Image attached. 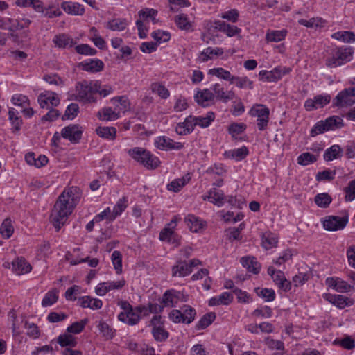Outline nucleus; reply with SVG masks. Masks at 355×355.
<instances>
[{
	"mask_svg": "<svg viewBox=\"0 0 355 355\" xmlns=\"http://www.w3.org/2000/svg\"><path fill=\"white\" fill-rule=\"evenodd\" d=\"M31 21L28 19H16V22L12 26H9L8 30L12 32H15L17 30H21L28 28Z\"/></svg>",
	"mask_w": 355,
	"mask_h": 355,
	"instance_id": "58",
	"label": "nucleus"
},
{
	"mask_svg": "<svg viewBox=\"0 0 355 355\" xmlns=\"http://www.w3.org/2000/svg\"><path fill=\"white\" fill-rule=\"evenodd\" d=\"M254 291L259 297H262L266 302H272L275 299V293L272 289L255 288Z\"/></svg>",
	"mask_w": 355,
	"mask_h": 355,
	"instance_id": "40",
	"label": "nucleus"
},
{
	"mask_svg": "<svg viewBox=\"0 0 355 355\" xmlns=\"http://www.w3.org/2000/svg\"><path fill=\"white\" fill-rule=\"evenodd\" d=\"M61 8L69 15H83L85 13L83 6L76 2L64 1L61 4Z\"/></svg>",
	"mask_w": 355,
	"mask_h": 355,
	"instance_id": "18",
	"label": "nucleus"
},
{
	"mask_svg": "<svg viewBox=\"0 0 355 355\" xmlns=\"http://www.w3.org/2000/svg\"><path fill=\"white\" fill-rule=\"evenodd\" d=\"M128 155L136 162L148 169H155L160 164V161L148 150L135 147L128 150Z\"/></svg>",
	"mask_w": 355,
	"mask_h": 355,
	"instance_id": "3",
	"label": "nucleus"
},
{
	"mask_svg": "<svg viewBox=\"0 0 355 355\" xmlns=\"http://www.w3.org/2000/svg\"><path fill=\"white\" fill-rule=\"evenodd\" d=\"M316 156L310 153H303L297 157V163L302 166H307L316 162Z\"/></svg>",
	"mask_w": 355,
	"mask_h": 355,
	"instance_id": "53",
	"label": "nucleus"
},
{
	"mask_svg": "<svg viewBox=\"0 0 355 355\" xmlns=\"http://www.w3.org/2000/svg\"><path fill=\"white\" fill-rule=\"evenodd\" d=\"M175 21L178 28L182 30H189L191 26L187 16L184 14H180L177 15L175 17Z\"/></svg>",
	"mask_w": 355,
	"mask_h": 355,
	"instance_id": "52",
	"label": "nucleus"
},
{
	"mask_svg": "<svg viewBox=\"0 0 355 355\" xmlns=\"http://www.w3.org/2000/svg\"><path fill=\"white\" fill-rule=\"evenodd\" d=\"M209 74L216 76L218 78L230 81V83L234 77V76H232L229 71H227L221 67L209 69Z\"/></svg>",
	"mask_w": 355,
	"mask_h": 355,
	"instance_id": "39",
	"label": "nucleus"
},
{
	"mask_svg": "<svg viewBox=\"0 0 355 355\" xmlns=\"http://www.w3.org/2000/svg\"><path fill=\"white\" fill-rule=\"evenodd\" d=\"M246 128V125L244 123H232L228 128L229 133L232 135L233 137L235 135L242 133Z\"/></svg>",
	"mask_w": 355,
	"mask_h": 355,
	"instance_id": "63",
	"label": "nucleus"
},
{
	"mask_svg": "<svg viewBox=\"0 0 355 355\" xmlns=\"http://www.w3.org/2000/svg\"><path fill=\"white\" fill-rule=\"evenodd\" d=\"M345 191L346 200L352 201L355 198V180L349 183Z\"/></svg>",
	"mask_w": 355,
	"mask_h": 355,
	"instance_id": "64",
	"label": "nucleus"
},
{
	"mask_svg": "<svg viewBox=\"0 0 355 355\" xmlns=\"http://www.w3.org/2000/svg\"><path fill=\"white\" fill-rule=\"evenodd\" d=\"M83 130L78 125H69L62 128L61 135L63 138L69 140L71 143H78L81 139Z\"/></svg>",
	"mask_w": 355,
	"mask_h": 355,
	"instance_id": "11",
	"label": "nucleus"
},
{
	"mask_svg": "<svg viewBox=\"0 0 355 355\" xmlns=\"http://www.w3.org/2000/svg\"><path fill=\"white\" fill-rule=\"evenodd\" d=\"M216 319V313L214 312H209L204 315L200 321L196 324V329L201 330L205 329L209 325H210L213 321Z\"/></svg>",
	"mask_w": 355,
	"mask_h": 355,
	"instance_id": "34",
	"label": "nucleus"
},
{
	"mask_svg": "<svg viewBox=\"0 0 355 355\" xmlns=\"http://www.w3.org/2000/svg\"><path fill=\"white\" fill-rule=\"evenodd\" d=\"M14 105L24 107L29 105V100L27 96L22 94H15L12 98Z\"/></svg>",
	"mask_w": 355,
	"mask_h": 355,
	"instance_id": "60",
	"label": "nucleus"
},
{
	"mask_svg": "<svg viewBox=\"0 0 355 355\" xmlns=\"http://www.w3.org/2000/svg\"><path fill=\"white\" fill-rule=\"evenodd\" d=\"M14 227L12 224V221L10 218H6L1 227H0V233L2 236L5 239H9L13 234Z\"/></svg>",
	"mask_w": 355,
	"mask_h": 355,
	"instance_id": "36",
	"label": "nucleus"
},
{
	"mask_svg": "<svg viewBox=\"0 0 355 355\" xmlns=\"http://www.w3.org/2000/svg\"><path fill=\"white\" fill-rule=\"evenodd\" d=\"M8 119L12 126V132H18L22 124V120L19 116V112L15 109L10 108L8 112Z\"/></svg>",
	"mask_w": 355,
	"mask_h": 355,
	"instance_id": "27",
	"label": "nucleus"
},
{
	"mask_svg": "<svg viewBox=\"0 0 355 355\" xmlns=\"http://www.w3.org/2000/svg\"><path fill=\"white\" fill-rule=\"evenodd\" d=\"M241 263L248 272L258 274L260 271L261 264L253 257H243L241 259Z\"/></svg>",
	"mask_w": 355,
	"mask_h": 355,
	"instance_id": "22",
	"label": "nucleus"
},
{
	"mask_svg": "<svg viewBox=\"0 0 355 355\" xmlns=\"http://www.w3.org/2000/svg\"><path fill=\"white\" fill-rule=\"evenodd\" d=\"M326 128H328V131L330 130H334L342 126L343 120L340 117L337 116H332L323 121Z\"/></svg>",
	"mask_w": 355,
	"mask_h": 355,
	"instance_id": "46",
	"label": "nucleus"
},
{
	"mask_svg": "<svg viewBox=\"0 0 355 355\" xmlns=\"http://www.w3.org/2000/svg\"><path fill=\"white\" fill-rule=\"evenodd\" d=\"M99 88V81L78 82L76 85L74 99L84 103H94L96 98L94 95Z\"/></svg>",
	"mask_w": 355,
	"mask_h": 355,
	"instance_id": "2",
	"label": "nucleus"
},
{
	"mask_svg": "<svg viewBox=\"0 0 355 355\" xmlns=\"http://www.w3.org/2000/svg\"><path fill=\"white\" fill-rule=\"evenodd\" d=\"M348 222L347 217L330 216L323 222L324 228L329 231H337L343 229Z\"/></svg>",
	"mask_w": 355,
	"mask_h": 355,
	"instance_id": "10",
	"label": "nucleus"
},
{
	"mask_svg": "<svg viewBox=\"0 0 355 355\" xmlns=\"http://www.w3.org/2000/svg\"><path fill=\"white\" fill-rule=\"evenodd\" d=\"M204 200H208L213 204L221 207L223 206L226 200L224 193L221 190H218L216 188L211 189L207 195L202 196Z\"/></svg>",
	"mask_w": 355,
	"mask_h": 355,
	"instance_id": "16",
	"label": "nucleus"
},
{
	"mask_svg": "<svg viewBox=\"0 0 355 355\" xmlns=\"http://www.w3.org/2000/svg\"><path fill=\"white\" fill-rule=\"evenodd\" d=\"M182 314L184 317V323L190 324L194 320L196 314V310L189 305H184L182 308Z\"/></svg>",
	"mask_w": 355,
	"mask_h": 355,
	"instance_id": "45",
	"label": "nucleus"
},
{
	"mask_svg": "<svg viewBox=\"0 0 355 355\" xmlns=\"http://www.w3.org/2000/svg\"><path fill=\"white\" fill-rule=\"evenodd\" d=\"M53 41L60 48H66L68 46H72L74 44L73 39L66 34L55 36Z\"/></svg>",
	"mask_w": 355,
	"mask_h": 355,
	"instance_id": "32",
	"label": "nucleus"
},
{
	"mask_svg": "<svg viewBox=\"0 0 355 355\" xmlns=\"http://www.w3.org/2000/svg\"><path fill=\"white\" fill-rule=\"evenodd\" d=\"M98 115L101 120L112 121L119 117V112H116L111 107H105L98 112Z\"/></svg>",
	"mask_w": 355,
	"mask_h": 355,
	"instance_id": "30",
	"label": "nucleus"
},
{
	"mask_svg": "<svg viewBox=\"0 0 355 355\" xmlns=\"http://www.w3.org/2000/svg\"><path fill=\"white\" fill-rule=\"evenodd\" d=\"M261 243L266 250H269L276 246L277 239L272 234H264L262 236Z\"/></svg>",
	"mask_w": 355,
	"mask_h": 355,
	"instance_id": "48",
	"label": "nucleus"
},
{
	"mask_svg": "<svg viewBox=\"0 0 355 355\" xmlns=\"http://www.w3.org/2000/svg\"><path fill=\"white\" fill-rule=\"evenodd\" d=\"M191 272V266L186 261H179L172 268L173 276L185 277Z\"/></svg>",
	"mask_w": 355,
	"mask_h": 355,
	"instance_id": "25",
	"label": "nucleus"
},
{
	"mask_svg": "<svg viewBox=\"0 0 355 355\" xmlns=\"http://www.w3.org/2000/svg\"><path fill=\"white\" fill-rule=\"evenodd\" d=\"M151 89L153 92L158 94L159 97L163 99L167 98L169 95V91L161 83H155L151 85Z\"/></svg>",
	"mask_w": 355,
	"mask_h": 355,
	"instance_id": "49",
	"label": "nucleus"
},
{
	"mask_svg": "<svg viewBox=\"0 0 355 355\" xmlns=\"http://www.w3.org/2000/svg\"><path fill=\"white\" fill-rule=\"evenodd\" d=\"M325 299L340 309H343L353 304L351 300L341 295L327 294Z\"/></svg>",
	"mask_w": 355,
	"mask_h": 355,
	"instance_id": "19",
	"label": "nucleus"
},
{
	"mask_svg": "<svg viewBox=\"0 0 355 355\" xmlns=\"http://www.w3.org/2000/svg\"><path fill=\"white\" fill-rule=\"evenodd\" d=\"M353 50L351 47L338 49L334 56L326 60V64L329 67H336L340 66L352 58Z\"/></svg>",
	"mask_w": 355,
	"mask_h": 355,
	"instance_id": "4",
	"label": "nucleus"
},
{
	"mask_svg": "<svg viewBox=\"0 0 355 355\" xmlns=\"http://www.w3.org/2000/svg\"><path fill=\"white\" fill-rule=\"evenodd\" d=\"M334 343L335 345H339L344 349L348 350L352 349L355 347L354 340L349 336H346L341 340L336 339L334 340Z\"/></svg>",
	"mask_w": 355,
	"mask_h": 355,
	"instance_id": "59",
	"label": "nucleus"
},
{
	"mask_svg": "<svg viewBox=\"0 0 355 355\" xmlns=\"http://www.w3.org/2000/svg\"><path fill=\"white\" fill-rule=\"evenodd\" d=\"M186 184V180L184 178H179L173 180L170 184L167 185V189L170 191L177 192L180 190Z\"/></svg>",
	"mask_w": 355,
	"mask_h": 355,
	"instance_id": "62",
	"label": "nucleus"
},
{
	"mask_svg": "<svg viewBox=\"0 0 355 355\" xmlns=\"http://www.w3.org/2000/svg\"><path fill=\"white\" fill-rule=\"evenodd\" d=\"M58 343L62 347H75L77 344L73 334H60L58 338Z\"/></svg>",
	"mask_w": 355,
	"mask_h": 355,
	"instance_id": "44",
	"label": "nucleus"
},
{
	"mask_svg": "<svg viewBox=\"0 0 355 355\" xmlns=\"http://www.w3.org/2000/svg\"><path fill=\"white\" fill-rule=\"evenodd\" d=\"M223 54V50L221 48L212 49L211 47H208L202 52L200 59L202 62H206L214 56H218Z\"/></svg>",
	"mask_w": 355,
	"mask_h": 355,
	"instance_id": "33",
	"label": "nucleus"
},
{
	"mask_svg": "<svg viewBox=\"0 0 355 355\" xmlns=\"http://www.w3.org/2000/svg\"><path fill=\"white\" fill-rule=\"evenodd\" d=\"M343 150L339 145H333L327 148L324 153V159L331 161L341 157Z\"/></svg>",
	"mask_w": 355,
	"mask_h": 355,
	"instance_id": "29",
	"label": "nucleus"
},
{
	"mask_svg": "<svg viewBox=\"0 0 355 355\" xmlns=\"http://www.w3.org/2000/svg\"><path fill=\"white\" fill-rule=\"evenodd\" d=\"M214 24L216 29L225 33L228 37L239 35L241 31L237 26L226 24L223 21H216Z\"/></svg>",
	"mask_w": 355,
	"mask_h": 355,
	"instance_id": "17",
	"label": "nucleus"
},
{
	"mask_svg": "<svg viewBox=\"0 0 355 355\" xmlns=\"http://www.w3.org/2000/svg\"><path fill=\"white\" fill-rule=\"evenodd\" d=\"M184 222L189 227L190 230L193 232H197L204 227L203 222L194 215L189 214L184 219Z\"/></svg>",
	"mask_w": 355,
	"mask_h": 355,
	"instance_id": "26",
	"label": "nucleus"
},
{
	"mask_svg": "<svg viewBox=\"0 0 355 355\" xmlns=\"http://www.w3.org/2000/svg\"><path fill=\"white\" fill-rule=\"evenodd\" d=\"M196 103L202 107H208L214 104V95L209 89H199L194 96Z\"/></svg>",
	"mask_w": 355,
	"mask_h": 355,
	"instance_id": "14",
	"label": "nucleus"
},
{
	"mask_svg": "<svg viewBox=\"0 0 355 355\" xmlns=\"http://www.w3.org/2000/svg\"><path fill=\"white\" fill-rule=\"evenodd\" d=\"M128 200L125 197L119 199L113 209L110 220H113L117 216H119L127 207Z\"/></svg>",
	"mask_w": 355,
	"mask_h": 355,
	"instance_id": "37",
	"label": "nucleus"
},
{
	"mask_svg": "<svg viewBox=\"0 0 355 355\" xmlns=\"http://www.w3.org/2000/svg\"><path fill=\"white\" fill-rule=\"evenodd\" d=\"M80 306L83 308H90L93 310L99 309L103 306V302L97 298H92L89 296H84L79 298Z\"/></svg>",
	"mask_w": 355,
	"mask_h": 355,
	"instance_id": "24",
	"label": "nucleus"
},
{
	"mask_svg": "<svg viewBox=\"0 0 355 355\" xmlns=\"http://www.w3.org/2000/svg\"><path fill=\"white\" fill-rule=\"evenodd\" d=\"M290 71V68L277 67L269 71L262 70L259 72V76L260 80L268 82H275L281 79L284 75L288 73Z\"/></svg>",
	"mask_w": 355,
	"mask_h": 355,
	"instance_id": "8",
	"label": "nucleus"
},
{
	"mask_svg": "<svg viewBox=\"0 0 355 355\" xmlns=\"http://www.w3.org/2000/svg\"><path fill=\"white\" fill-rule=\"evenodd\" d=\"M79 111V106L76 103H71L65 111L64 114L62 116V120L72 119L77 116Z\"/></svg>",
	"mask_w": 355,
	"mask_h": 355,
	"instance_id": "56",
	"label": "nucleus"
},
{
	"mask_svg": "<svg viewBox=\"0 0 355 355\" xmlns=\"http://www.w3.org/2000/svg\"><path fill=\"white\" fill-rule=\"evenodd\" d=\"M211 89L214 91V97L217 100L221 101L223 103L232 100L235 97V94L232 91H225L224 88L219 83H216L212 85Z\"/></svg>",
	"mask_w": 355,
	"mask_h": 355,
	"instance_id": "15",
	"label": "nucleus"
},
{
	"mask_svg": "<svg viewBox=\"0 0 355 355\" xmlns=\"http://www.w3.org/2000/svg\"><path fill=\"white\" fill-rule=\"evenodd\" d=\"M326 284L339 293H348L354 290V285H351L338 277L327 278Z\"/></svg>",
	"mask_w": 355,
	"mask_h": 355,
	"instance_id": "13",
	"label": "nucleus"
},
{
	"mask_svg": "<svg viewBox=\"0 0 355 355\" xmlns=\"http://www.w3.org/2000/svg\"><path fill=\"white\" fill-rule=\"evenodd\" d=\"M215 119V114L213 112H209L205 116H195L196 125L205 128L211 124Z\"/></svg>",
	"mask_w": 355,
	"mask_h": 355,
	"instance_id": "38",
	"label": "nucleus"
},
{
	"mask_svg": "<svg viewBox=\"0 0 355 355\" xmlns=\"http://www.w3.org/2000/svg\"><path fill=\"white\" fill-rule=\"evenodd\" d=\"M248 153L247 147L243 146L239 148L226 150L223 155L226 158L241 161L248 155Z\"/></svg>",
	"mask_w": 355,
	"mask_h": 355,
	"instance_id": "23",
	"label": "nucleus"
},
{
	"mask_svg": "<svg viewBox=\"0 0 355 355\" xmlns=\"http://www.w3.org/2000/svg\"><path fill=\"white\" fill-rule=\"evenodd\" d=\"M287 34V31L285 29L270 31L266 33V38L268 42H278L284 40Z\"/></svg>",
	"mask_w": 355,
	"mask_h": 355,
	"instance_id": "31",
	"label": "nucleus"
},
{
	"mask_svg": "<svg viewBox=\"0 0 355 355\" xmlns=\"http://www.w3.org/2000/svg\"><path fill=\"white\" fill-rule=\"evenodd\" d=\"M112 261L117 274L122 272V256L119 251L115 250L112 254Z\"/></svg>",
	"mask_w": 355,
	"mask_h": 355,
	"instance_id": "54",
	"label": "nucleus"
},
{
	"mask_svg": "<svg viewBox=\"0 0 355 355\" xmlns=\"http://www.w3.org/2000/svg\"><path fill=\"white\" fill-rule=\"evenodd\" d=\"M231 83H236V86L239 88H245L248 87L252 89L253 88V83L251 80H250L247 77H239L234 76L231 81Z\"/></svg>",
	"mask_w": 355,
	"mask_h": 355,
	"instance_id": "51",
	"label": "nucleus"
},
{
	"mask_svg": "<svg viewBox=\"0 0 355 355\" xmlns=\"http://www.w3.org/2000/svg\"><path fill=\"white\" fill-rule=\"evenodd\" d=\"M155 146L162 150H168L171 149L180 150L184 145L180 142H174L173 139L165 137H158L155 141Z\"/></svg>",
	"mask_w": 355,
	"mask_h": 355,
	"instance_id": "12",
	"label": "nucleus"
},
{
	"mask_svg": "<svg viewBox=\"0 0 355 355\" xmlns=\"http://www.w3.org/2000/svg\"><path fill=\"white\" fill-rule=\"evenodd\" d=\"M119 305L123 310L118 315V319L129 325H135L139 320V316L137 313L134 311L132 306L127 301H120Z\"/></svg>",
	"mask_w": 355,
	"mask_h": 355,
	"instance_id": "6",
	"label": "nucleus"
},
{
	"mask_svg": "<svg viewBox=\"0 0 355 355\" xmlns=\"http://www.w3.org/2000/svg\"><path fill=\"white\" fill-rule=\"evenodd\" d=\"M112 103L119 107V111L125 112L130 110V104L126 96L114 97L112 99Z\"/></svg>",
	"mask_w": 355,
	"mask_h": 355,
	"instance_id": "42",
	"label": "nucleus"
},
{
	"mask_svg": "<svg viewBox=\"0 0 355 355\" xmlns=\"http://www.w3.org/2000/svg\"><path fill=\"white\" fill-rule=\"evenodd\" d=\"M96 132L99 137L110 140H114L116 136V129L114 127L99 126Z\"/></svg>",
	"mask_w": 355,
	"mask_h": 355,
	"instance_id": "28",
	"label": "nucleus"
},
{
	"mask_svg": "<svg viewBox=\"0 0 355 355\" xmlns=\"http://www.w3.org/2000/svg\"><path fill=\"white\" fill-rule=\"evenodd\" d=\"M298 23L300 25H303L306 27H318V26H324L326 24V21L322 18L315 17L311 18L309 20H306L304 19H301L298 21Z\"/></svg>",
	"mask_w": 355,
	"mask_h": 355,
	"instance_id": "43",
	"label": "nucleus"
},
{
	"mask_svg": "<svg viewBox=\"0 0 355 355\" xmlns=\"http://www.w3.org/2000/svg\"><path fill=\"white\" fill-rule=\"evenodd\" d=\"M31 269L30 263L23 257H18L12 261V270L18 275L28 273Z\"/></svg>",
	"mask_w": 355,
	"mask_h": 355,
	"instance_id": "20",
	"label": "nucleus"
},
{
	"mask_svg": "<svg viewBox=\"0 0 355 355\" xmlns=\"http://www.w3.org/2000/svg\"><path fill=\"white\" fill-rule=\"evenodd\" d=\"M151 35L153 38L156 40L155 43L157 44H161L162 42H167L170 40L171 37L169 33L160 30L153 31Z\"/></svg>",
	"mask_w": 355,
	"mask_h": 355,
	"instance_id": "55",
	"label": "nucleus"
},
{
	"mask_svg": "<svg viewBox=\"0 0 355 355\" xmlns=\"http://www.w3.org/2000/svg\"><path fill=\"white\" fill-rule=\"evenodd\" d=\"M58 292L55 290L49 291L42 301V305L44 307L51 306L58 300Z\"/></svg>",
	"mask_w": 355,
	"mask_h": 355,
	"instance_id": "50",
	"label": "nucleus"
},
{
	"mask_svg": "<svg viewBox=\"0 0 355 355\" xmlns=\"http://www.w3.org/2000/svg\"><path fill=\"white\" fill-rule=\"evenodd\" d=\"M250 114L257 117V127L261 131L264 130L268 123L270 110L263 105H257L251 108Z\"/></svg>",
	"mask_w": 355,
	"mask_h": 355,
	"instance_id": "7",
	"label": "nucleus"
},
{
	"mask_svg": "<svg viewBox=\"0 0 355 355\" xmlns=\"http://www.w3.org/2000/svg\"><path fill=\"white\" fill-rule=\"evenodd\" d=\"M332 199L331 196L326 193H319L315 196L314 201L315 204L322 208H326L329 206V205L331 203Z\"/></svg>",
	"mask_w": 355,
	"mask_h": 355,
	"instance_id": "47",
	"label": "nucleus"
},
{
	"mask_svg": "<svg viewBox=\"0 0 355 355\" xmlns=\"http://www.w3.org/2000/svg\"><path fill=\"white\" fill-rule=\"evenodd\" d=\"M80 65L83 70L92 73L102 71L104 67L103 62L98 59L85 60L82 62Z\"/></svg>",
	"mask_w": 355,
	"mask_h": 355,
	"instance_id": "21",
	"label": "nucleus"
},
{
	"mask_svg": "<svg viewBox=\"0 0 355 355\" xmlns=\"http://www.w3.org/2000/svg\"><path fill=\"white\" fill-rule=\"evenodd\" d=\"M336 172L329 169L320 171L316 174L315 178L317 181H331L335 178Z\"/></svg>",
	"mask_w": 355,
	"mask_h": 355,
	"instance_id": "57",
	"label": "nucleus"
},
{
	"mask_svg": "<svg viewBox=\"0 0 355 355\" xmlns=\"http://www.w3.org/2000/svg\"><path fill=\"white\" fill-rule=\"evenodd\" d=\"M76 51L79 54L86 55H94L96 53V50L92 48L88 44H80L76 46Z\"/></svg>",
	"mask_w": 355,
	"mask_h": 355,
	"instance_id": "61",
	"label": "nucleus"
},
{
	"mask_svg": "<svg viewBox=\"0 0 355 355\" xmlns=\"http://www.w3.org/2000/svg\"><path fill=\"white\" fill-rule=\"evenodd\" d=\"M355 103V87H348L340 92L333 100V106L344 107Z\"/></svg>",
	"mask_w": 355,
	"mask_h": 355,
	"instance_id": "5",
	"label": "nucleus"
},
{
	"mask_svg": "<svg viewBox=\"0 0 355 355\" xmlns=\"http://www.w3.org/2000/svg\"><path fill=\"white\" fill-rule=\"evenodd\" d=\"M332 38L343 42H353L355 41V34L351 31H338L331 35Z\"/></svg>",
	"mask_w": 355,
	"mask_h": 355,
	"instance_id": "35",
	"label": "nucleus"
},
{
	"mask_svg": "<svg viewBox=\"0 0 355 355\" xmlns=\"http://www.w3.org/2000/svg\"><path fill=\"white\" fill-rule=\"evenodd\" d=\"M80 198V189L76 187H71L64 190L59 196L51 215L57 231L60 230L61 226L65 223L68 216L72 213Z\"/></svg>",
	"mask_w": 355,
	"mask_h": 355,
	"instance_id": "1",
	"label": "nucleus"
},
{
	"mask_svg": "<svg viewBox=\"0 0 355 355\" xmlns=\"http://www.w3.org/2000/svg\"><path fill=\"white\" fill-rule=\"evenodd\" d=\"M127 25L128 24L125 19H114L108 21L106 28L112 31H121L126 28Z\"/></svg>",
	"mask_w": 355,
	"mask_h": 355,
	"instance_id": "41",
	"label": "nucleus"
},
{
	"mask_svg": "<svg viewBox=\"0 0 355 355\" xmlns=\"http://www.w3.org/2000/svg\"><path fill=\"white\" fill-rule=\"evenodd\" d=\"M331 101V96L323 94L315 96L313 98H308L304 102V108L306 111H312L318 108L324 107Z\"/></svg>",
	"mask_w": 355,
	"mask_h": 355,
	"instance_id": "9",
	"label": "nucleus"
}]
</instances>
